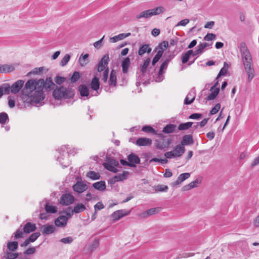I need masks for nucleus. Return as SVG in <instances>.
Listing matches in <instances>:
<instances>
[{"mask_svg":"<svg viewBox=\"0 0 259 259\" xmlns=\"http://www.w3.org/2000/svg\"><path fill=\"white\" fill-rule=\"evenodd\" d=\"M56 87L51 77H47L45 80L44 79L37 81L30 79L26 82L21 90L22 99L25 102L39 103L45 98L43 89L50 91L53 89L54 90Z\"/></svg>","mask_w":259,"mask_h":259,"instance_id":"f257e3e1","label":"nucleus"},{"mask_svg":"<svg viewBox=\"0 0 259 259\" xmlns=\"http://www.w3.org/2000/svg\"><path fill=\"white\" fill-rule=\"evenodd\" d=\"M74 95V90L69 86L56 87L53 92L54 98L57 100L70 99L73 98Z\"/></svg>","mask_w":259,"mask_h":259,"instance_id":"f03ea898","label":"nucleus"},{"mask_svg":"<svg viewBox=\"0 0 259 259\" xmlns=\"http://www.w3.org/2000/svg\"><path fill=\"white\" fill-rule=\"evenodd\" d=\"M109 56L108 55H104L101 61L99 62L97 68V70L99 72L103 71L102 80L104 82H106L108 78L109 68L107 67L109 62Z\"/></svg>","mask_w":259,"mask_h":259,"instance_id":"7ed1b4c3","label":"nucleus"},{"mask_svg":"<svg viewBox=\"0 0 259 259\" xmlns=\"http://www.w3.org/2000/svg\"><path fill=\"white\" fill-rule=\"evenodd\" d=\"M69 148L66 146H62L60 149V155L62 156H58L57 160L63 167H67L70 164L68 155L71 153V150H69Z\"/></svg>","mask_w":259,"mask_h":259,"instance_id":"20e7f679","label":"nucleus"},{"mask_svg":"<svg viewBox=\"0 0 259 259\" xmlns=\"http://www.w3.org/2000/svg\"><path fill=\"white\" fill-rule=\"evenodd\" d=\"M185 151V148L181 144L177 145L174 150L166 152L164 153L166 158L171 159L176 157H180L182 156Z\"/></svg>","mask_w":259,"mask_h":259,"instance_id":"39448f33","label":"nucleus"},{"mask_svg":"<svg viewBox=\"0 0 259 259\" xmlns=\"http://www.w3.org/2000/svg\"><path fill=\"white\" fill-rule=\"evenodd\" d=\"M164 12L162 7H158L155 9L144 11L136 16L137 19L141 18H149L153 16L159 15Z\"/></svg>","mask_w":259,"mask_h":259,"instance_id":"423d86ee","label":"nucleus"},{"mask_svg":"<svg viewBox=\"0 0 259 259\" xmlns=\"http://www.w3.org/2000/svg\"><path fill=\"white\" fill-rule=\"evenodd\" d=\"M104 167L107 170L116 173L118 170L117 167H119L120 165L117 160L114 158H108L107 162L103 163Z\"/></svg>","mask_w":259,"mask_h":259,"instance_id":"0eeeda50","label":"nucleus"},{"mask_svg":"<svg viewBox=\"0 0 259 259\" xmlns=\"http://www.w3.org/2000/svg\"><path fill=\"white\" fill-rule=\"evenodd\" d=\"M239 47L240 51L241 53L243 64H244V63L248 64L251 63V56L245 44L243 42L240 43Z\"/></svg>","mask_w":259,"mask_h":259,"instance_id":"6e6552de","label":"nucleus"},{"mask_svg":"<svg viewBox=\"0 0 259 259\" xmlns=\"http://www.w3.org/2000/svg\"><path fill=\"white\" fill-rule=\"evenodd\" d=\"M75 198L72 195L66 193L61 196L59 202L62 205L68 206L72 204Z\"/></svg>","mask_w":259,"mask_h":259,"instance_id":"1a4fd4ad","label":"nucleus"},{"mask_svg":"<svg viewBox=\"0 0 259 259\" xmlns=\"http://www.w3.org/2000/svg\"><path fill=\"white\" fill-rule=\"evenodd\" d=\"M170 61V58L166 59L161 64L159 70L158 72V76L156 78V81L157 82L161 81L164 78L163 75V70L166 69L167 67L168 64Z\"/></svg>","mask_w":259,"mask_h":259,"instance_id":"9d476101","label":"nucleus"},{"mask_svg":"<svg viewBox=\"0 0 259 259\" xmlns=\"http://www.w3.org/2000/svg\"><path fill=\"white\" fill-rule=\"evenodd\" d=\"M24 83L23 80H18L14 82L11 87L10 86V92L16 94L18 93L22 88Z\"/></svg>","mask_w":259,"mask_h":259,"instance_id":"9b49d317","label":"nucleus"},{"mask_svg":"<svg viewBox=\"0 0 259 259\" xmlns=\"http://www.w3.org/2000/svg\"><path fill=\"white\" fill-rule=\"evenodd\" d=\"M130 211H127L124 209L118 210L114 211L111 214V218L114 222L119 220L121 218L130 214Z\"/></svg>","mask_w":259,"mask_h":259,"instance_id":"f8f14e48","label":"nucleus"},{"mask_svg":"<svg viewBox=\"0 0 259 259\" xmlns=\"http://www.w3.org/2000/svg\"><path fill=\"white\" fill-rule=\"evenodd\" d=\"M127 160L129 162V166L135 167L137 164L140 163V159L138 156L134 153H131L127 156Z\"/></svg>","mask_w":259,"mask_h":259,"instance_id":"ddd939ff","label":"nucleus"},{"mask_svg":"<svg viewBox=\"0 0 259 259\" xmlns=\"http://www.w3.org/2000/svg\"><path fill=\"white\" fill-rule=\"evenodd\" d=\"M161 210L160 207L152 208L147 210L146 211L141 213L140 214V217L141 218L146 219L149 216L157 214L159 213Z\"/></svg>","mask_w":259,"mask_h":259,"instance_id":"4468645a","label":"nucleus"},{"mask_svg":"<svg viewBox=\"0 0 259 259\" xmlns=\"http://www.w3.org/2000/svg\"><path fill=\"white\" fill-rule=\"evenodd\" d=\"M129 174L130 173L128 171H124L122 174H119L113 177L110 180V183L112 184H114L116 182L125 180L127 179Z\"/></svg>","mask_w":259,"mask_h":259,"instance_id":"2eb2a0df","label":"nucleus"},{"mask_svg":"<svg viewBox=\"0 0 259 259\" xmlns=\"http://www.w3.org/2000/svg\"><path fill=\"white\" fill-rule=\"evenodd\" d=\"M88 188V186L83 182H77L73 186V190L78 193L83 192L86 191Z\"/></svg>","mask_w":259,"mask_h":259,"instance_id":"dca6fc26","label":"nucleus"},{"mask_svg":"<svg viewBox=\"0 0 259 259\" xmlns=\"http://www.w3.org/2000/svg\"><path fill=\"white\" fill-rule=\"evenodd\" d=\"M195 90L194 89H191L185 99L184 104L189 105L192 103L195 99Z\"/></svg>","mask_w":259,"mask_h":259,"instance_id":"f3484780","label":"nucleus"},{"mask_svg":"<svg viewBox=\"0 0 259 259\" xmlns=\"http://www.w3.org/2000/svg\"><path fill=\"white\" fill-rule=\"evenodd\" d=\"M244 67L248 75V80L250 82L254 76V71L252 67L251 63L248 64L244 63Z\"/></svg>","mask_w":259,"mask_h":259,"instance_id":"a211bd4d","label":"nucleus"},{"mask_svg":"<svg viewBox=\"0 0 259 259\" xmlns=\"http://www.w3.org/2000/svg\"><path fill=\"white\" fill-rule=\"evenodd\" d=\"M68 222V218L64 215L59 216L55 221V224L58 227H64L66 226Z\"/></svg>","mask_w":259,"mask_h":259,"instance_id":"6ab92c4d","label":"nucleus"},{"mask_svg":"<svg viewBox=\"0 0 259 259\" xmlns=\"http://www.w3.org/2000/svg\"><path fill=\"white\" fill-rule=\"evenodd\" d=\"M190 177V174L189 172H185V173L181 174L179 176L177 180L176 181L174 182L171 184V185L172 186L179 185L181 184L185 180L188 179Z\"/></svg>","mask_w":259,"mask_h":259,"instance_id":"aec40b11","label":"nucleus"},{"mask_svg":"<svg viewBox=\"0 0 259 259\" xmlns=\"http://www.w3.org/2000/svg\"><path fill=\"white\" fill-rule=\"evenodd\" d=\"M100 81L99 78L97 76H94L92 79L90 83V87L92 90L96 92L97 94H99L98 90L100 88Z\"/></svg>","mask_w":259,"mask_h":259,"instance_id":"412c9836","label":"nucleus"},{"mask_svg":"<svg viewBox=\"0 0 259 259\" xmlns=\"http://www.w3.org/2000/svg\"><path fill=\"white\" fill-rule=\"evenodd\" d=\"M194 143L193 137L191 135H186L183 137L182 140L181 142V145L183 146L185 145H190Z\"/></svg>","mask_w":259,"mask_h":259,"instance_id":"4be33fe9","label":"nucleus"},{"mask_svg":"<svg viewBox=\"0 0 259 259\" xmlns=\"http://www.w3.org/2000/svg\"><path fill=\"white\" fill-rule=\"evenodd\" d=\"M152 144V140L146 138H138L136 141V144L140 146H149Z\"/></svg>","mask_w":259,"mask_h":259,"instance_id":"5701e85b","label":"nucleus"},{"mask_svg":"<svg viewBox=\"0 0 259 259\" xmlns=\"http://www.w3.org/2000/svg\"><path fill=\"white\" fill-rule=\"evenodd\" d=\"M131 35V33H120L117 35H115L112 37H110L109 41L110 42H116L119 40H122Z\"/></svg>","mask_w":259,"mask_h":259,"instance_id":"b1692460","label":"nucleus"},{"mask_svg":"<svg viewBox=\"0 0 259 259\" xmlns=\"http://www.w3.org/2000/svg\"><path fill=\"white\" fill-rule=\"evenodd\" d=\"M36 229V227L34 224L30 222L27 223L23 227L24 232L26 234L30 233L34 231Z\"/></svg>","mask_w":259,"mask_h":259,"instance_id":"393cba45","label":"nucleus"},{"mask_svg":"<svg viewBox=\"0 0 259 259\" xmlns=\"http://www.w3.org/2000/svg\"><path fill=\"white\" fill-rule=\"evenodd\" d=\"M117 83L116 72L115 70H112L110 74L109 85L111 87H115Z\"/></svg>","mask_w":259,"mask_h":259,"instance_id":"a878e982","label":"nucleus"},{"mask_svg":"<svg viewBox=\"0 0 259 259\" xmlns=\"http://www.w3.org/2000/svg\"><path fill=\"white\" fill-rule=\"evenodd\" d=\"M150 63V59L148 58L146 59H145L143 64L140 65V72L142 73V76H145L147 69L149 66Z\"/></svg>","mask_w":259,"mask_h":259,"instance_id":"bb28decb","label":"nucleus"},{"mask_svg":"<svg viewBox=\"0 0 259 259\" xmlns=\"http://www.w3.org/2000/svg\"><path fill=\"white\" fill-rule=\"evenodd\" d=\"M78 91L82 97H88L89 95V89L85 84H80L78 87Z\"/></svg>","mask_w":259,"mask_h":259,"instance_id":"cd10ccee","label":"nucleus"},{"mask_svg":"<svg viewBox=\"0 0 259 259\" xmlns=\"http://www.w3.org/2000/svg\"><path fill=\"white\" fill-rule=\"evenodd\" d=\"M152 49L150 46L147 44L142 45L139 49L138 54L140 56L143 55L145 53H149L151 52Z\"/></svg>","mask_w":259,"mask_h":259,"instance_id":"c85d7f7f","label":"nucleus"},{"mask_svg":"<svg viewBox=\"0 0 259 259\" xmlns=\"http://www.w3.org/2000/svg\"><path fill=\"white\" fill-rule=\"evenodd\" d=\"M42 233L46 235H49L54 232L55 227L53 225H48L43 226Z\"/></svg>","mask_w":259,"mask_h":259,"instance_id":"c756f323","label":"nucleus"},{"mask_svg":"<svg viewBox=\"0 0 259 259\" xmlns=\"http://www.w3.org/2000/svg\"><path fill=\"white\" fill-rule=\"evenodd\" d=\"M14 67L12 65H0V73H8L13 71Z\"/></svg>","mask_w":259,"mask_h":259,"instance_id":"7c9ffc66","label":"nucleus"},{"mask_svg":"<svg viewBox=\"0 0 259 259\" xmlns=\"http://www.w3.org/2000/svg\"><path fill=\"white\" fill-rule=\"evenodd\" d=\"M10 88V85L8 83H5L0 86V98L4 94H9Z\"/></svg>","mask_w":259,"mask_h":259,"instance_id":"2f4dec72","label":"nucleus"},{"mask_svg":"<svg viewBox=\"0 0 259 259\" xmlns=\"http://www.w3.org/2000/svg\"><path fill=\"white\" fill-rule=\"evenodd\" d=\"M177 126L175 124H169L166 125L163 129L162 132L166 134H170L174 133Z\"/></svg>","mask_w":259,"mask_h":259,"instance_id":"473e14b6","label":"nucleus"},{"mask_svg":"<svg viewBox=\"0 0 259 259\" xmlns=\"http://www.w3.org/2000/svg\"><path fill=\"white\" fill-rule=\"evenodd\" d=\"M93 186L95 189L99 191H104L106 189L105 182L103 181L95 183Z\"/></svg>","mask_w":259,"mask_h":259,"instance_id":"72a5a7b5","label":"nucleus"},{"mask_svg":"<svg viewBox=\"0 0 259 259\" xmlns=\"http://www.w3.org/2000/svg\"><path fill=\"white\" fill-rule=\"evenodd\" d=\"M210 91L211 93L206 98L207 101L213 100L215 99L219 93L220 89L217 88L212 90H211L210 89Z\"/></svg>","mask_w":259,"mask_h":259,"instance_id":"f704fd0d","label":"nucleus"},{"mask_svg":"<svg viewBox=\"0 0 259 259\" xmlns=\"http://www.w3.org/2000/svg\"><path fill=\"white\" fill-rule=\"evenodd\" d=\"M85 209L86 207L84 204L82 203H78L72 209V212L75 213H78L83 211Z\"/></svg>","mask_w":259,"mask_h":259,"instance_id":"c9c22d12","label":"nucleus"},{"mask_svg":"<svg viewBox=\"0 0 259 259\" xmlns=\"http://www.w3.org/2000/svg\"><path fill=\"white\" fill-rule=\"evenodd\" d=\"M45 209L49 213H55L57 211V208L55 206L50 205L48 202L45 205Z\"/></svg>","mask_w":259,"mask_h":259,"instance_id":"e433bc0d","label":"nucleus"},{"mask_svg":"<svg viewBox=\"0 0 259 259\" xmlns=\"http://www.w3.org/2000/svg\"><path fill=\"white\" fill-rule=\"evenodd\" d=\"M130 64V59L128 57L125 58L122 62V68L123 73H126Z\"/></svg>","mask_w":259,"mask_h":259,"instance_id":"4c0bfd02","label":"nucleus"},{"mask_svg":"<svg viewBox=\"0 0 259 259\" xmlns=\"http://www.w3.org/2000/svg\"><path fill=\"white\" fill-rule=\"evenodd\" d=\"M157 51V54L154 56V57L153 58V60L152 61V65L153 66H154L155 65V64L159 60L160 58L162 57V56L163 54V52H164V51L163 50H162L161 49H160V50L159 51Z\"/></svg>","mask_w":259,"mask_h":259,"instance_id":"58836bf2","label":"nucleus"},{"mask_svg":"<svg viewBox=\"0 0 259 259\" xmlns=\"http://www.w3.org/2000/svg\"><path fill=\"white\" fill-rule=\"evenodd\" d=\"M87 177L93 180H99L101 177L99 173L96 172L94 171H89L87 174Z\"/></svg>","mask_w":259,"mask_h":259,"instance_id":"ea45409f","label":"nucleus"},{"mask_svg":"<svg viewBox=\"0 0 259 259\" xmlns=\"http://www.w3.org/2000/svg\"><path fill=\"white\" fill-rule=\"evenodd\" d=\"M192 53V50H189L186 53H184L182 55V62L183 64L186 63L190 56H191V54Z\"/></svg>","mask_w":259,"mask_h":259,"instance_id":"a19ab883","label":"nucleus"},{"mask_svg":"<svg viewBox=\"0 0 259 259\" xmlns=\"http://www.w3.org/2000/svg\"><path fill=\"white\" fill-rule=\"evenodd\" d=\"M192 124V122H187L186 123H181L178 126V130L180 131L187 130L191 127Z\"/></svg>","mask_w":259,"mask_h":259,"instance_id":"79ce46f5","label":"nucleus"},{"mask_svg":"<svg viewBox=\"0 0 259 259\" xmlns=\"http://www.w3.org/2000/svg\"><path fill=\"white\" fill-rule=\"evenodd\" d=\"M9 121V117L8 114L5 112L0 113V123L5 124Z\"/></svg>","mask_w":259,"mask_h":259,"instance_id":"37998d69","label":"nucleus"},{"mask_svg":"<svg viewBox=\"0 0 259 259\" xmlns=\"http://www.w3.org/2000/svg\"><path fill=\"white\" fill-rule=\"evenodd\" d=\"M89 54H86L84 55H81L79 57V62L81 66H83L88 63V58L89 57Z\"/></svg>","mask_w":259,"mask_h":259,"instance_id":"c03bdc74","label":"nucleus"},{"mask_svg":"<svg viewBox=\"0 0 259 259\" xmlns=\"http://www.w3.org/2000/svg\"><path fill=\"white\" fill-rule=\"evenodd\" d=\"M18 246V243L16 241L9 242L8 243V248L11 251H15L16 250Z\"/></svg>","mask_w":259,"mask_h":259,"instance_id":"a18cd8bd","label":"nucleus"},{"mask_svg":"<svg viewBox=\"0 0 259 259\" xmlns=\"http://www.w3.org/2000/svg\"><path fill=\"white\" fill-rule=\"evenodd\" d=\"M142 131L145 133H153L155 135L157 134L156 131L149 125L144 126Z\"/></svg>","mask_w":259,"mask_h":259,"instance_id":"49530a36","label":"nucleus"},{"mask_svg":"<svg viewBox=\"0 0 259 259\" xmlns=\"http://www.w3.org/2000/svg\"><path fill=\"white\" fill-rule=\"evenodd\" d=\"M155 190L157 192H166L168 187L163 185H158L155 187Z\"/></svg>","mask_w":259,"mask_h":259,"instance_id":"de8ad7c7","label":"nucleus"},{"mask_svg":"<svg viewBox=\"0 0 259 259\" xmlns=\"http://www.w3.org/2000/svg\"><path fill=\"white\" fill-rule=\"evenodd\" d=\"M227 63L226 62H224V67L221 69L217 77L215 78V80L218 79V78L223 75H225L227 72L228 71V67H226V65H227Z\"/></svg>","mask_w":259,"mask_h":259,"instance_id":"09e8293b","label":"nucleus"},{"mask_svg":"<svg viewBox=\"0 0 259 259\" xmlns=\"http://www.w3.org/2000/svg\"><path fill=\"white\" fill-rule=\"evenodd\" d=\"M40 235L39 232H35L32 234L28 238V240L30 242H34Z\"/></svg>","mask_w":259,"mask_h":259,"instance_id":"8fccbe9b","label":"nucleus"},{"mask_svg":"<svg viewBox=\"0 0 259 259\" xmlns=\"http://www.w3.org/2000/svg\"><path fill=\"white\" fill-rule=\"evenodd\" d=\"M5 256L7 259H15L18 257V253L7 252Z\"/></svg>","mask_w":259,"mask_h":259,"instance_id":"3c124183","label":"nucleus"},{"mask_svg":"<svg viewBox=\"0 0 259 259\" xmlns=\"http://www.w3.org/2000/svg\"><path fill=\"white\" fill-rule=\"evenodd\" d=\"M25 233L24 232L23 230H22L21 228H19L16 231V232L15 233V238L18 239L23 237L24 234Z\"/></svg>","mask_w":259,"mask_h":259,"instance_id":"603ef678","label":"nucleus"},{"mask_svg":"<svg viewBox=\"0 0 259 259\" xmlns=\"http://www.w3.org/2000/svg\"><path fill=\"white\" fill-rule=\"evenodd\" d=\"M70 59V56L69 54H66L60 62V65L62 66H65L69 62Z\"/></svg>","mask_w":259,"mask_h":259,"instance_id":"864d4df0","label":"nucleus"},{"mask_svg":"<svg viewBox=\"0 0 259 259\" xmlns=\"http://www.w3.org/2000/svg\"><path fill=\"white\" fill-rule=\"evenodd\" d=\"M73 240L74 239L72 237L69 236L61 239L60 241L64 244H70L73 242Z\"/></svg>","mask_w":259,"mask_h":259,"instance_id":"5fc2aeb1","label":"nucleus"},{"mask_svg":"<svg viewBox=\"0 0 259 259\" xmlns=\"http://www.w3.org/2000/svg\"><path fill=\"white\" fill-rule=\"evenodd\" d=\"M221 108V104L220 103H217L211 109L210 111V115L215 114Z\"/></svg>","mask_w":259,"mask_h":259,"instance_id":"6e6d98bb","label":"nucleus"},{"mask_svg":"<svg viewBox=\"0 0 259 259\" xmlns=\"http://www.w3.org/2000/svg\"><path fill=\"white\" fill-rule=\"evenodd\" d=\"M66 80V78L60 76H56L54 78L55 82L58 85H60Z\"/></svg>","mask_w":259,"mask_h":259,"instance_id":"4d7b16f0","label":"nucleus"},{"mask_svg":"<svg viewBox=\"0 0 259 259\" xmlns=\"http://www.w3.org/2000/svg\"><path fill=\"white\" fill-rule=\"evenodd\" d=\"M80 77V74L78 72H74L72 76L71 77V81L72 82H75L77 81Z\"/></svg>","mask_w":259,"mask_h":259,"instance_id":"13d9d810","label":"nucleus"},{"mask_svg":"<svg viewBox=\"0 0 259 259\" xmlns=\"http://www.w3.org/2000/svg\"><path fill=\"white\" fill-rule=\"evenodd\" d=\"M215 34L213 33H207L204 37V40L206 41H210L215 39Z\"/></svg>","mask_w":259,"mask_h":259,"instance_id":"bf43d9fd","label":"nucleus"},{"mask_svg":"<svg viewBox=\"0 0 259 259\" xmlns=\"http://www.w3.org/2000/svg\"><path fill=\"white\" fill-rule=\"evenodd\" d=\"M43 67H39V68H35L34 69H33L32 71L28 73L27 75L31 74H40L43 70Z\"/></svg>","mask_w":259,"mask_h":259,"instance_id":"052dcab7","label":"nucleus"},{"mask_svg":"<svg viewBox=\"0 0 259 259\" xmlns=\"http://www.w3.org/2000/svg\"><path fill=\"white\" fill-rule=\"evenodd\" d=\"M36 247H32L27 249L24 252L25 255H32L36 251Z\"/></svg>","mask_w":259,"mask_h":259,"instance_id":"680f3d73","label":"nucleus"},{"mask_svg":"<svg viewBox=\"0 0 259 259\" xmlns=\"http://www.w3.org/2000/svg\"><path fill=\"white\" fill-rule=\"evenodd\" d=\"M168 46V42L166 41H163L156 48V51H159L160 49L163 50V48H166Z\"/></svg>","mask_w":259,"mask_h":259,"instance_id":"e2e57ef3","label":"nucleus"},{"mask_svg":"<svg viewBox=\"0 0 259 259\" xmlns=\"http://www.w3.org/2000/svg\"><path fill=\"white\" fill-rule=\"evenodd\" d=\"M99 246V240L98 239H96L92 245H91L90 248L91 251H93L96 249Z\"/></svg>","mask_w":259,"mask_h":259,"instance_id":"0e129e2a","label":"nucleus"},{"mask_svg":"<svg viewBox=\"0 0 259 259\" xmlns=\"http://www.w3.org/2000/svg\"><path fill=\"white\" fill-rule=\"evenodd\" d=\"M200 181L198 179H197L195 180H194V181L189 183V185H190L191 189H193L194 188L197 187L198 186V185L200 184Z\"/></svg>","mask_w":259,"mask_h":259,"instance_id":"69168bd1","label":"nucleus"},{"mask_svg":"<svg viewBox=\"0 0 259 259\" xmlns=\"http://www.w3.org/2000/svg\"><path fill=\"white\" fill-rule=\"evenodd\" d=\"M104 206L102 202H98L96 204L94 205V208L95 211L100 210L104 208Z\"/></svg>","mask_w":259,"mask_h":259,"instance_id":"338daca9","label":"nucleus"},{"mask_svg":"<svg viewBox=\"0 0 259 259\" xmlns=\"http://www.w3.org/2000/svg\"><path fill=\"white\" fill-rule=\"evenodd\" d=\"M189 20L188 19H185L184 20H182L180 21L179 22L177 23L176 25V26H186L189 22Z\"/></svg>","mask_w":259,"mask_h":259,"instance_id":"774afa93","label":"nucleus"}]
</instances>
